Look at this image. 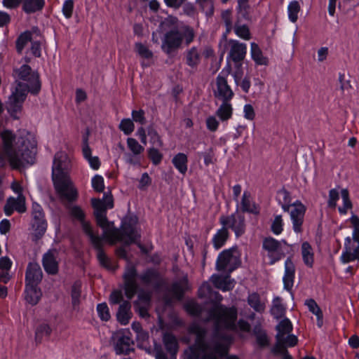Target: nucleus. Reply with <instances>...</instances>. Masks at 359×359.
<instances>
[{"instance_id": "obj_31", "label": "nucleus", "mask_w": 359, "mask_h": 359, "mask_svg": "<svg viewBox=\"0 0 359 359\" xmlns=\"http://www.w3.org/2000/svg\"><path fill=\"white\" fill-rule=\"evenodd\" d=\"M230 273L222 277L219 275L212 276V282L216 287L223 291H229L233 289V280L230 279Z\"/></svg>"}, {"instance_id": "obj_19", "label": "nucleus", "mask_w": 359, "mask_h": 359, "mask_svg": "<svg viewBox=\"0 0 359 359\" xmlns=\"http://www.w3.org/2000/svg\"><path fill=\"white\" fill-rule=\"evenodd\" d=\"M57 255L58 252L55 249H51L43 255L42 265L48 274L56 275L58 273Z\"/></svg>"}, {"instance_id": "obj_35", "label": "nucleus", "mask_w": 359, "mask_h": 359, "mask_svg": "<svg viewBox=\"0 0 359 359\" xmlns=\"http://www.w3.org/2000/svg\"><path fill=\"white\" fill-rule=\"evenodd\" d=\"M222 102V103L220 104L215 114L222 121H226L232 116L233 107L230 101Z\"/></svg>"}, {"instance_id": "obj_14", "label": "nucleus", "mask_w": 359, "mask_h": 359, "mask_svg": "<svg viewBox=\"0 0 359 359\" xmlns=\"http://www.w3.org/2000/svg\"><path fill=\"white\" fill-rule=\"evenodd\" d=\"M212 353L219 357L227 355L229 347L233 341V337L230 334H224L222 332H213Z\"/></svg>"}, {"instance_id": "obj_57", "label": "nucleus", "mask_w": 359, "mask_h": 359, "mask_svg": "<svg viewBox=\"0 0 359 359\" xmlns=\"http://www.w3.org/2000/svg\"><path fill=\"white\" fill-rule=\"evenodd\" d=\"M127 144L129 149L135 154L139 155L144 151V147L134 138L128 137Z\"/></svg>"}, {"instance_id": "obj_52", "label": "nucleus", "mask_w": 359, "mask_h": 359, "mask_svg": "<svg viewBox=\"0 0 359 359\" xmlns=\"http://www.w3.org/2000/svg\"><path fill=\"white\" fill-rule=\"evenodd\" d=\"M196 2L207 17L213 15L215 11L213 0H196Z\"/></svg>"}, {"instance_id": "obj_22", "label": "nucleus", "mask_w": 359, "mask_h": 359, "mask_svg": "<svg viewBox=\"0 0 359 359\" xmlns=\"http://www.w3.org/2000/svg\"><path fill=\"white\" fill-rule=\"evenodd\" d=\"M130 332L119 333L117 334V340L115 344V351L116 354L128 355L130 351L133 350L130 346L133 341L129 336Z\"/></svg>"}, {"instance_id": "obj_41", "label": "nucleus", "mask_w": 359, "mask_h": 359, "mask_svg": "<svg viewBox=\"0 0 359 359\" xmlns=\"http://www.w3.org/2000/svg\"><path fill=\"white\" fill-rule=\"evenodd\" d=\"M305 304L308 306L309 311L316 316L317 317V325L319 327L323 325V314L321 309L317 304L316 301L313 299H307Z\"/></svg>"}, {"instance_id": "obj_64", "label": "nucleus", "mask_w": 359, "mask_h": 359, "mask_svg": "<svg viewBox=\"0 0 359 359\" xmlns=\"http://www.w3.org/2000/svg\"><path fill=\"white\" fill-rule=\"evenodd\" d=\"M74 5V3L73 0H66L64 2L62 6V13L66 18L69 19L72 16Z\"/></svg>"}, {"instance_id": "obj_47", "label": "nucleus", "mask_w": 359, "mask_h": 359, "mask_svg": "<svg viewBox=\"0 0 359 359\" xmlns=\"http://www.w3.org/2000/svg\"><path fill=\"white\" fill-rule=\"evenodd\" d=\"M102 241L100 242V247H94L97 250V257L100 264L107 269H111V262L110 259L106 255L102 249Z\"/></svg>"}, {"instance_id": "obj_44", "label": "nucleus", "mask_w": 359, "mask_h": 359, "mask_svg": "<svg viewBox=\"0 0 359 359\" xmlns=\"http://www.w3.org/2000/svg\"><path fill=\"white\" fill-rule=\"evenodd\" d=\"M221 18L226 27V31L223 36L224 38H226L227 34H229L233 29L232 11L231 9L222 11Z\"/></svg>"}, {"instance_id": "obj_15", "label": "nucleus", "mask_w": 359, "mask_h": 359, "mask_svg": "<svg viewBox=\"0 0 359 359\" xmlns=\"http://www.w3.org/2000/svg\"><path fill=\"white\" fill-rule=\"evenodd\" d=\"M280 245L281 243L280 241L271 236L266 237L263 240L262 248L268 252L270 265L274 264L285 256L280 249Z\"/></svg>"}, {"instance_id": "obj_38", "label": "nucleus", "mask_w": 359, "mask_h": 359, "mask_svg": "<svg viewBox=\"0 0 359 359\" xmlns=\"http://www.w3.org/2000/svg\"><path fill=\"white\" fill-rule=\"evenodd\" d=\"M172 163L178 171L184 175L187 171V156L184 153H178L172 159Z\"/></svg>"}, {"instance_id": "obj_17", "label": "nucleus", "mask_w": 359, "mask_h": 359, "mask_svg": "<svg viewBox=\"0 0 359 359\" xmlns=\"http://www.w3.org/2000/svg\"><path fill=\"white\" fill-rule=\"evenodd\" d=\"M292 205L294 208L290 211L292 228L295 233H301L306 208L300 201H295Z\"/></svg>"}, {"instance_id": "obj_61", "label": "nucleus", "mask_w": 359, "mask_h": 359, "mask_svg": "<svg viewBox=\"0 0 359 359\" xmlns=\"http://www.w3.org/2000/svg\"><path fill=\"white\" fill-rule=\"evenodd\" d=\"M283 222L281 215H276L271 226L272 232L276 235H279L283 231Z\"/></svg>"}, {"instance_id": "obj_10", "label": "nucleus", "mask_w": 359, "mask_h": 359, "mask_svg": "<svg viewBox=\"0 0 359 359\" xmlns=\"http://www.w3.org/2000/svg\"><path fill=\"white\" fill-rule=\"evenodd\" d=\"M231 68L227 67L226 72L224 69L216 78L217 89L214 90V96L222 101H231L234 96V93L228 83L226 76L230 74Z\"/></svg>"}, {"instance_id": "obj_34", "label": "nucleus", "mask_w": 359, "mask_h": 359, "mask_svg": "<svg viewBox=\"0 0 359 359\" xmlns=\"http://www.w3.org/2000/svg\"><path fill=\"white\" fill-rule=\"evenodd\" d=\"M229 237V231L225 226L219 229L212 238V244L216 250L220 249L224 245Z\"/></svg>"}, {"instance_id": "obj_29", "label": "nucleus", "mask_w": 359, "mask_h": 359, "mask_svg": "<svg viewBox=\"0 0 359 359\" xmlns=\"http://www.w3.org/2000/svg\"><path fill=\"white\" fill-rule=\"evenodd\" d=\"M163 342L166 351L172 356L178 351L179 345L175 336L170 332H165L163 336Z\"/></svg>"}, {"instance_id": "obj_39", "label": "nucleus", "mask_w": 359, "mask_h": 359, "mask_svg": "<svg viewBox=\"0 0 359 359\" xmlns=\"http://www.w3.org/2000/svg\"><path fill=\"white\" fill-rule=\"evenodd\" d=\"M32 32L25 31L21 33L15 41V48L18 54H22L23 49L28 42L32 40Z\"/></svg>"}, {"instance_id": "obj_26", "label": "nucleus", "mask_w": 359, "mask_h": 359, "mask_svg": "<svg viewBox=\"0 0 359 359\" xmlns=\"http://www.w3.org/2000/svg\"><path fill=\"white\" fill-rule=\"evenodd\" d=\"M280 344L278 341H276V344L271 349V352H282L287 351V347H293L298 343V339L297 336L294 334H288L287 337L283 336L280 338Z\"/></svg>"}, {"instance_id": "obj_20", "label": "nucleus", "mask_w": 359, "mask_h": 359, "mask_svg": "<svg viewBox=\"0 0 359 359\" xmlns=\"http://www.w3.org/2000/svg\"><path fill=\"white\" fill-rule=\"evenodd\" d=\"M230 45V50L229 53V57L235 63H239L245 59L247 46L246 44L241 43L238 41L231 39L229 41Z\"/></svg>"}, {"instance_id": "obj_62", "label": "nucleus", "mask_w": 359, "mask_h": 359, "mask_svg": "<svg viewBox=\"0 0 359 359\" xmlns=\"http://www.w3.org/2000/svg\"><path fill=\"white\" fill-rule=\"evenodd\" d=\"M135 49L142 57L149 59L153 57L152 52L142 43H135Z\"/></svg>"}, {"instance_id": "obj_33", "label": "nucleus", "mask_w": 359, "mask_h": 359, "mask_svg": "<svg viewBox=\"0 0 359 359\" xmlns=\"http://www.w3.org/2000/svg\"><path fill=\"white\" fill-rule=\"evenodd\" d=\"M45 6L44 0H23L22 11L27 14L40 11Z\"/></svg>"}, {"instance_id": "obj_24", "label": "nucleus", "mask_w": 359, "mask_h": 359, "mask_svg": "<svg viewBox=\"0 0 359 359\" xmlns=\"http://www.w3.org/2000/svg\"><path fill=\"white\" fill-rule=\"evenodd\" d=\"M189 289L187 277H183L177 281L172 283L168 292L172 294L174 299L182 300L186 291Z\"/></svg>"}, {"instance_id": "obj_58", "label": "nucleus", "mask_w": 359, "mask_h": 359, "mask_svg": "<svg viewBox=\"0 0 359 359\" xmlns=\"http://www.w3.org/2000/svg\"><path fill=\"white\" fill-rule=\"evenodd\" d=\"M201 351L196 345H192L184 351V359H198Z\"/></svg>"}, {"instance_id": "obj_46", "label": "nucleus", "mask_w": 359, "mask_h": 359, "mask_svg": "<svg viewBox=\"0 0 359 359\" xmlns=\"http://www.w3.org/2000/svg\"><path fill=\"white\" fill-rule=\"evenodd\" d=\"M50 327L46 323L39 325L35 332V339L37 343H41L43 337H48L51 334Z\"/></svg>"}, {"instance_id": "obj_54", "label": "nucleus", "mask_w": 359, "mask_h": 359, "mask_svg": "<svg viewBox=\"0 0 359 359\" xmlns=\"http://www.w3.org/2000/svg\"><path fill=\"white\" fill-rule=\"evenodd\" d=\"M148 158L151 160L154 165H158L161 163L163 159V154L154 147L149 148L147 150Z\"/></svg>"}, {"instance_id": "obj_42", "label": "nucleus", "mask_w": 359, "mask_h": 359, "mask_svg": "<svg viewBox=\"0 0 359 359\" xmlns=\"http://www.w3.org/2000/svg\"><path fill=\"white\" fill-rule=\"evenodd\" d=\"M248 303L257 312L262 313L264 311L265 305L261 302L259 294L257 292L249 294Z\"/></svg>"}, {"instance_id": "obj_2", "label": "nucleus", "mask_w": 359, "mask_h": 359, "mask_svg": "<svg viewBox=\"0 0 359 359\" xmlns=\"http://www.w3.org/2000/svg\"><path fill=\"white\" fill-rule=\"evenodd\" d=\"M158 28L161 32H165L161 49L167 55H171L180 49L184 40L186 46H189L196 36L192 27L187 25L178 27V19L173 15H168L162 20Z\"/></svg>"}, {"instance_id": "obj_59", "label": "nucleus", "mask_w": 359, "mask_h": 359, "mask_svg": "<svg viewBox=\"0 0 359 359\" xmlns=\"http://www.w3.org/2000/svg\"><path fill=\"white\" fill-rule=\"evenodd\" d=\"M257 327L255 328L254 332L256 336L257 343L260 347H266L269 344L268 337L264 332H262L260 329L257 331Z\"/></svg>"}, {"instance_id": "obj_4", "label": "nucleus", "mask_w": 359, "mask_h": 359, "mask_svg": "<svg viewBox=\"0 0 359 359\" xmlns=\"http://www.w3.org/2000/svg\"><path fill=\"white\" fill-rule=\"evenodd\" d=\"M209 315L215 320L213 332L236 329L238 311L235 306L226 307L223 304H218L210 309Z\"/></svg>"}, {"instance_id": "obj_30", "label": "nucleus", "mask_w": 359, "mask_h": 359, "mask_svg": "<svg viewBox=\"0 0 359 359\" xmlns=\"http://www.w3.org/2000/svg\"><path fill=\"white\" fill-rule=\"evenodd\" d=\"M241 205L242 212H248L256 215L259 214V207L255 203H251L250 194L248 191L243 193Z\"/></svg>"}, {"instance_id": "obj_13", "label": "nucleus", "mask_w": 359, "mask_h": 359, "mask_svg": "<svg viewBox=\"0 0 359 359\" xmlns=\"http://www.w3.org/2000/svg\"><path fill=\"white\" fill-rule=\"evenodd\" d=\"M137 277V271L136 267L133 265L127 266L123 275V279L125 294L128 299H131L138 290V284L136 281Z\"/></svg>"}, {"instance_id": "obj_60", "label": "nucleus", "mask_w": 359, "mask_h": 359, "mask_svg": "<svg viewBox=\"0 0 359 359\" xmlns=\"http://www.w3.org/2000/svg\"><path fill=\"white\" fill-rule=\"evenodd\" d=\"M97 311L100 319L103 321H108L110 318L109 310L106 303H101L97 304Z\"/></svg>"}, {"instance_id": "obj_53", "label": "nucleus", "mask_w": 359, "mask_h": 359, "mask_svg": "<svg viewBox=\"0 0 359 359\" xmlns=\"http://www.w3.org/2000/svg\"><path fill=\"white\" fill-rule=\"evenodd\" d=\"M239 22H236L234 26L236 34L241 39L249 40L250 39V32L249 27L246 25H239Z\"/></svg>"}, {"instance_id": "obj_25", "label": "nucleus", "mask_w": 359, "mask_h": 359, "mask_svg": "<svg viewBox=\"0 0 359 359\" xmlns=\"http://www.w3.org/2000/svg\"><path fill=\"white\" fill-rule=\"evenodd\" d=\"M184 60L187 66L193 71H196L201 60V52L198 48L193 46L187 49L184 53Z\"/></svg>"}, {"instance_id": "obj_55", "label": "nucleus", "mask_w": 359, "mask_h": 359, "mask_svg": "<svg viewBox=\"0 0 359 359\" xmlns=\"http://www.w3.org/2000/svg\"><path fill=\"white\" fill-rule=\"evenodd\" d=\"M118 128L126 135H129L134 131L135 125L130 118H123L121 120Z\"/></svg>"}, {"instance_id": "obj_5", "label": "nucleus", "mask_w": 359, "mask_h": 359, "mask_svg": "<svg viewBox=\"0 0 359 359\" xmlns=\"http://www.w3.org/2000/svg\"><path fill=\"white\" fill-rule=\"evenodd\" d=\"M103 238L111 241H123L124 245H130L132 243H137L140 235L136 231L135 223L130 219L122 222L121 229H107L104 231Z\"/></svg>"}, {"instance_id": "obj_12", "label": "nucleus", "mask_w": 359, "mask_h": 359, "mask_svg": "<svg viewBox=\"0 0 359 359\" xmlns=\"http://www.w3.org/2000/svg\"><path fill=\"white\" fill-rule=\"evenodd\" d=\"M32 228L34 229V237L36 241L42 238L46 231L47 222L45 219V215L42 207L37 203L34 202L32 206Z\"/></svg>"}, {"instance_id": "obj_23", "label": "nucleus", "mask_w": 359, "mask_h": 359, "mask_svg": "<svg viewBox=\"0 0 359 359\" xmlns=\"http://www.w3.org/2000/svg\"><path fill=\"white\" fill-rule=\"evenodd\" d=\"M295 276V266L292 262V257L290 256L285 262V273L283 281L284 289L288 292L292 290L294 285V279Z\"/></svg>"}, {"instance_id": "obj_3", "label": "nucleus", "mask_w": 359, "mask_h": 359, "mask_svg": "<svg viewBox=\"0 0 359 359\" xmlns=\"http://www.w3.org/2000/svg\"><path fill=\"white\" fill-rule=\"evenodd\" d=\"M68 164L67 155L63 151L57 152L53 160L52 179L55 189L60 198L69 202H74L77 200L78 191L72 186L65 172Z\"/></svg>"}, {"instance_id": "obj_37", "label": "nucleus", "mask_w": 359, "mask_h": 359, "mask_svg": "<svg viewBox=\"0 0 359 359\" xmlns=\"http://www.w3.org/2000/svg\"><path fill=\"white\" fill-rule=\"evenodd\" d=\"M251 56L257 65H268L269 64L268 58L263 55L259 46L255 42L251 43Z\"/></svg>"}, {"instance_id": "obj_16", "label": "nucleus", "mask_w": 359, "mask_h": 359, "mask_svg": "<svg viewBox=\"0 0 359 359\" xmlns=\"http://www.w3.org/2000/svg\"><path fill=\"white\" fill-rule=\"evenodd\" d=\"M189 334L194 335L196 345L201 352H206L210 349V344L206 341L208 330L197 323L191 324L188 329Z\"/></svg>"}, {"instance_id": "obj_50", "label": "nucleus", "mask_w": 359, "mask_h": 359, "mask_svg": "<svg viewBox=\"0 0 359 359\" xmlns=\"http://www.w3.org/2000/svg\"><path fill=\"white\" fill-rule=\"evenodd\" d=\"M9 202L11 203L13 208L19 213H23L26 211L25 198L23 195L18 196L17 198L10 197Z\"/></svg>"}, {"instance_id": "obj_6", "label": "nucleus", "mask_w": 359, "mask_h": 359, "mask_svg": "<svg viewBox=\"0 0 359 359\" xmlns=\"http://www.w3.org/2000/svg\"><path fill=\"white\" fill-rule=\"evenodd\" d=\"M91 205L94 209L93 215L96 219L97 224L104 231L109 229L113 222H109L107 217V209H111L114 207V198L111 191L104 193L103 198H93L91 199Z\"/></svg>"}, {"instance_id": "obj_9", "label": "nucleus", "mask_w": 359, "mask_h": 359, "mask_svg": "<svg viewBox=\"0 0 359 359\" xmlns=\"http://www.w3.org/2000/svg\"><path fill=\"white\" fill-rule=\"evenodd\" d=\"M14 76L20 80L29 83V92L33 95H37L41 90V82L37 72H32L29 65L25 64L19 69L13 70Z\"/></svg>"}, {"instance_id": "obj_28", "label": "nucleus", "mask_w": 359, "mask_h": 359, "mask_svg": "<svg viewBox=\"0 0 359 359\" xmlns=\"http://www.w3.org/2000/svg\"><path fill=\"white\" fill-rule=\"evenodd\" d=\"M41 296L42 292L38 285H25V299L29 304L36 305Z\"/></svg>"}, {"instance_id": "obj_49", "label": "nucleus", "mask_w": 359, "mask_h": 359, "mask_svg": "<svg viewBox=\"0 0 359 359\" xmlns=\"http://www.w3.org/2000/svg\"><path fill=\"white\" fill-rule=\"evenodd\" d=\"M147 135L150 137V143L154 147H162L163 146V142L161 136L152 126H149L147 128Z\"/></svg>"}, {"instance_id": "obj_21", "label": "nucleus", "mask_w": 359, "mask_h": 359, "mask_svg": "<svg viewBox=\"0 0 359 359\" xmlns=\"http://www.w3.org/2000/svg\"><path fill=\"white\" fill-rule=\"evenodd\" d=\"M43 278V273L39 264L29 263L25 273V285H38Z\"/></svg>"}, {"instance_id": "obj_8", "label": "nucleus", "mask_w": 359, "mask_h": 359, "mask_svg": "<svg viewBox=\"0 0 359 359\" xmlns=\"http://www.w3.org/2000/svg\"><path fill=\"white\" fill-rule=\"evenodd\" d=\"M219 223L228 230L231 229L236 238L242 236L246 230L245 216L243 213L236 211L230 215H222L219 217Z\"/></svg>"}, {"instance_id": "obj_45", "label": "nucleus", "mask_w": 359, "mask_h": 359, "mask_svg": "<svg viewBox=\"0 0 359 359\" xmlns=\"http://www.w3.org/2000/svg\"><path fill=\"white\" fill-rule=\"evenodd\" d=\"M81 282L80 280H76L72 286L71 290V297H72V303L75 308L80 303V297L81 293Z\"/></svg>"}, {"instance_id": "obj_40", "label": "nucleus", "mask_w": 359, "mask_h": 359, "mask_svg": "<svg viewBox=\"0 0 359 359\" xmlns=\"http://www.w3.org/2000/svg\"><path fill=\"white\" fill-rule=\"evenodd\" d=\"M80 223L81 224L83 231L90 238L93 246L100 247V242L102 241L103 238L94 234L90 223L86 222L85 219L83 222H81Z\"/></svg>"}, {"instance_id": "obj_63", "label": "nucleus", "mask_w": 359, "mask_h": 359, "mask_svg": "<svg viewBox=\"0 0 359 359\" xmlns=\"http://www.w3.org/2000/svg\"><path fill=\"white\" fill-rule=\"evenodd\" d=\"M92 187L96 192H103L104 189L103 177L98 175L94 176L92 179Z\"/></svg>"}, {"instance_id": "obj_43", "label": "nucleus", "mask_w": 359, "mask_h": 359, "mask_svg": "<svg viewBox=\"0 0 359 359\" xmlns=\"http://www.w3.org/2000/svg\"><path fill=\"white\" fill-rule=\"evenodd\" d=\"M285 312V308L281 304V299L276 297L273 299V306L271 309V315L276 319L281 318Z\"/></svg>"}, {"instance_id": "obj_36", "label": "nucleus", "mask_w": 359, "mask_h": 359, "mask_svg": "<svg viewBox=\"0 0 359 359\" xmlns=\"http://www.w3.org/2000/svg\"><path fill=\"white\" fill-rule=\"evenodd\" d=\"M277 334L276 335V341L280 344V338L290 334L293 329L292 324L288 318L283 319L276 327Z\"/></svg>"}, {"instance_id": "obj_18", "label": "nucleus", "mask_w": 359, "mask_h": 359, "mask_svg": "<svg viewBox=\"0 0 359 359\" xmlns=\"http://www.w3.org/2000/svg\"><path fill=\"white\" fill-rule=\"evenodd\" d=\"M140 280L144 285H152L156 290L160 289L163 280L159 271L154 268L147 269L140 276Z\"/></svg>"}, {"instance_id": "obj_11", "label": "nucleus", "mask_w": 359, "mask_h": 359, "mask_svg": "<svg viewBox=\"0 0 359 359\" xmlns=\"http://www.w3.org/2000/svg\"><path fill=\"white\" fill-rule=\"evenodd\" d=\"M29 89L30 87L28 84L22 82L18 83L15 90L9 97L8 102V110L12 116L13 114H17L21 111L22 103L25 100Z\"/></svg>"}, {"instance_id": "obj_48", "label": "nucleus", "mask_w": 359, "mask_h": 359, "mask_svg": "<svg viewBox=\"0 0 359 359\" xmlns=\"http://www.w3.org/2000/svg\"><path fill=\"white\" fill-rule=\"evenodd\" d=\"M67 208L69 210V216L79 222H83L86 219V214L82 208L79 205H68Z\"/></svg>"}, {"instance_id": "obj_32", "label": "nucleus", "mask_w": 359, "mask_h": 359, "mask_svg": "<svg viewBox=\"0 0 359 359\" xmlns=\"http://www.w3.org/2000/svg\"><path fill=\"white\" fill-rule=\"evenodd\" d=\"M302 255L304 264L312 268L314 263V253L311 245L307 241L303 242L302 244Z\"/></svg>"}, {"instance_id": "obj_27", "label": "nucleus", "mask_w": 359, "mask_h": 359, "mask_svg": "<svg viewBox=\"0 0 359 359\" xmlns=\"http://www.w3.org/2000/svg\"><path fill=\"white\" fill-rule=\"evenodd\" d=\"M130 309L131 304L129 301H123V303L120 304L116 313V318L121 325H126L129 323L132 317Z\"/></svg>"}, {"instance_id": "obj_56", "label": "nucleus", "mask_w": 359, "mask_h": 359, "mask_svg": "<svg viewBox=\"0 0 359 359\" xmlns=\"http://www.w3.org/2000/svg\"><path fill=\"white\" fill-rule=\"evenodd\" d=\"M185 310L191 316L198 317L203 311L202 307L194 302H188L184 306Z\"/></svg>"}, {"instance_id": "obj_7", "label": "nucleus", "mask_w": 359, "mask_h": 359, "mask_svg": "<svg viewBox=\"0 0 359 359\" xmlns=\"http://www.w3.org/2000/svg\"><path fill=\"white\" fill-rule=\"evenodd\" d=\"M241 261L237 247L222 251L217 259L216 269L218 271H227L231 273L240 266Z\"/></svg>"}, {"instance_id": "obj_51", "label": "nucleus", "mask_w": 359, "mask_h": 359, "mask_svg": "<svg viewBox=\"0 0 359 359\" xmlns=\"http://www.w3.org/2000/svg\"><path fill=\"white\" fill-rule=\"evenodd\" d=\"M288 17L291 22H295L298 19V13L300 11L299 3L294 0L290 2L288 5Z\"/></svg>"}, {"instance_id": "obj_1", "label": "nucleus", "mask_w": 359, "mask_h": 359, "mask_svg": "<svg viewBox=\"0 0 359 359\" xmlns=\"http://www.w3.org/2000/svg\"><path fill=\"white\" fill-rule=\"evenodd\" d=\"M1 137L4 151L13 168H20L25 163L31 165L34 163L37 142L34 136L29 133L24 137H20L18 140L16 149H13L15 135L11 130H3L1 133Z\"/></svg>"}]
</instances>
